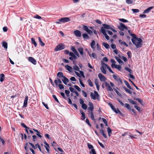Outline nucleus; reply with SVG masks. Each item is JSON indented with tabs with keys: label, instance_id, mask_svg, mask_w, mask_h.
I'll return each instance as SVG.
<instances>
[{
	"label": "nucleus",
	"instance_id": "nucleus-1",
	"mask_svg": "<svg viewBox=\"0 0 154 154\" xmlns=\"http://www.w3.org/2000/svg\"><path fill=\"white\" fill-rule=\"evenodd\" d=\"M143 41L140 38H137L135 35V46L137 48H141L142 45Z\"/></svg>",
	"mask_w": 154,
	"mask_h": 154
},
{
	"label": "nucleus",
	"instance_id": "nucleus-2",
	"mask_svg": "<svg viewBox=\"0 0 154 154\" xmlns=\"http://www.w3.org/2000/svg\"><path fill=\"white\" fill-rule=\"evenodd\" d=\"M90 96L91 99L95 100L97 99L99 100L100 99V97L99 94L96 91H94V93L91 92L90 94Z\"/></svg>",
	"mask_w": 154,
	"mask_h": 154
},
{
	"label": "nucleus",
	"instance_id": "nucleus-3",
	"mask_svg": "<svg viewBox=\"0 0 154 154\" xmlns=\"http://www.w3.org/2000/svg\"><path fill=\"white\" fill-rule=\"evenodd\" d=\"M65 46L62 43H60L58 44L56 47L55 48L54 50L55 51H57L62 50H63L65 48Z\"/></svg>",
	"mask_w": 154,
	"mask_h": 154
},
{
	"label": "nucleus",
	"instance_id": "nucleus-4",
	"mask_svg": "<svg viewBox=\"0 0 154 154\" xmlns=\"http://www.w3.org/2000/svg\"><path fill=\"white\" fill-rule=\"evenodd\" d=\"M83 29L87 32L90 35H91L93 34L92 31L94 32V31L96 30L94 29L92 30V31L89 29L88 27L87 26L85 25L83 26Z\"/></svg>",
	"mask_w": 154,
	"mask_h": 154
},
{
	"label": "nucleus",
	"instance_id": "nucleus-5",
	"mask_svg": "<svg viewBox=\"0 0 154 154\" xmlns=\"http://www.w3.org/2000/svg\"><path fill=\"white\" fill-rule=\"evenodd\" d=\"M112 76L115 80L117 82L119 85H120L122 84V80L118 75H113Z\"/></svg>",
	"mask_w": 154,
	"mask_h": 154
},
{
	"label": "nucleus",
	"instance_id": "nucleus-6",
	"mask_svg": "<svg viewBox=\"0 0 154 154\" xmlns=\"http://www.w3.org/2000/svg\"><path fill=\"white\" fill-rule=\"evenodd\" d=\"M98 77L100 81L102 82H104L107 80L106 78L101 73L98 74Z\"/></svg>",
	"mask_w": 154,
	"mask_h": 154
},
{
	"label": "nucleus",
	"instance_id": "nucleus-7",
	"mask_svg": "<svg viewBox=\"0 0 154 154\" xmlns=\"http://www.w3.org/2000/svg\"><path fill=\"white\" fill-rule=\"evenodd\" d=\"M70 20L69 17H64L62 18L59 20L60 22L62 23H64L66 22H68Z\"/></svg>",
	"mask_w": 154,
	"mask_h": 154
},
{
	"label": "nucleus",
	"instance_id": "nucleus-8",
	"mask_svg": "<svg viewBox=\"0 0 154 154\" xmlns=\"http://www.w3.org/2000/svg\"><path fill=\"white\" fill-rule=\"evenodd\" d=\"M100 31L105 35V37L106 39H109V36L107 35L106 32L104 29H103V27H101Z\"/></svg>",
	"mask_w": 154,
	"mask_h": 154
},
{
	"label": "nucleus",
	"instance_id": "nucleus-9",
	"mask_svg": "<svg viewBox=\"0 0 154 154\" xmlns=\"http://www.w3.org/2000/svg\"><path fill=\"white\" fill-rule=\"evenodd\" d=\"M118 27L120 30L122 31L124 30V29H128L127 27L125 26L124 24L122 23H119V26Z\"/></svg>",
	"mask_w": 154,
	"mask_h": 154
},
{
	"label": "nucleus",
	"instance_id": "nucleus-10",
	"mask_svg": "<svg viewBox=\"0 0 154 154\" xmlns=\"http://www.w3.org/2000/svg\"><path fill=\"white\" fill-rule=\"evenodd\" d=\"M109 105L111 107L112 109L116 113L118 114L120 112L119 110V109H116V108L114 107V106L111 103H109Z\"/></svg>",
	"mask_w": 154,
	"mask_h": 154
},
{
	"label": "nucleus",
	"instance_id": "nucleus-11",
	"mask_svg": "<svg viewBox=\"0 0 154 154\" xmlns=\"http://www.w3.org/2000/svg\"><path fill=\"white\" fill-rule=\"evenodd\" d=\"M105 85L106 87V89L109 91H113V89L111 88L107 82H105Z\"/></svg>",
	"mask_w": 154,
	"mask_h": 154
},
{
	"label": "nucleus",
	"instance_id": "nucleus-12",
	"mask_svg": "<svg viewBox=\"0 0 154 154\" xmlns=\"http://www.w3.org/2000/svg\"><path fill=\"white\" fill-rule=\"evenodd\" d=\"M74 33L75 35L78 37H81L82 34L81 32L78 30H75L74 31Z\"/></svg>",
	"mask_w": 154,
	"mask_h": 154
},
{
	"label": "nucleus",
	"instance_id": "nucleus-13",
	"mask_svg": "<svg viewBox=\"0 0 154 154\" xmlns=\"http://www.w3.org/2000/svg\"><path fill=\"white\" fill-rule=\"evenodd\" d=\"M28 60L31 62L34 65H35L36 63V60L32 57H29L28 58Z\"/></svg>",
	"mask_w": 154,
	"mask_h": 154
},
{
	"label": "nucleus",
	"instance_id": "nucleus-14",
	"mask_svg": "<svg viewBox=\"0 0 154 154\" xmlns=\"http://www.w3.org/2000/svg\"><path fill=\"white\" fill-rule=\"evenodd\" d=\"M137 103L136 102H135V109H136L140 113H141L143 111V109L138 106H137Z\"/></svg>",
	"mask_w": 154,
	"mask_h": 154
},
{
	"label": "nucleus",
	"instance_id": "nucleus-15",
	"mask_svg": "<svg viewBox=\"0 0 154 154\" xmlns=\"http://www.w3.org/2000/svg\"><path fill=\"white\" fill-rule=\"evenodd\" d=\"M128 32L129 34H130L133 37L131 39V41L133 44L135 45V34H132L131 31L129 30H128Z\"/></svg>",
	"mask_w": 154,
	"mask_h": 154
},
{
	"label": "nucleus",
	"instance_id": "nucleus-16",
	"mask_svg": "<svg viewBox=\"0 0 154 154\" xmlns=\"http://www.w3.org/2000/svg\"><path fill=\"white\" fill-rule=\"evenodd\" d=\"M125 106L130 111H132L134 113H135L134 110L133 109H131V106L128 103H125Z\"/></svg>",
	"mask_w": 154,
	"mask_h": 154
},
{
	"label": "nucleus",
	"instance_id": "nucleus-17",
	"mask_svg": "<svg viewBox=\"0 0 154 154\" xmlns=\"http://www.w3.org/2000/svg\"><path fill=\"white\" fill-rule=\"evenodd\" d=\"M153 8V6H151L146 9L143 12V14L148 13L150 10Z\"/></svg>",
	"mask_w": 154,
	"mask_h": 154
},
{
	"label": "nucleus",
	"instance_id": "nucleus-18",
	"mask_svg": "<svg viewBox=\"0 0 154 154\" xmlns=\"http://www.w3.org/2000/svg\"><path fill=\"white\" fill-rule=\"evenodd\" d=\"M28 100V97L27 96H26V97H25V98L24 103H23V107H26L27 106Z\"/></svg>",
	"mask_w": 154,
	"mask_h": 154
},
{
	"label": "nucleus",
	"instance_id": "nucleus-19",
	"mask_svg": "<svg viewBox=\"0 0 154 154\" xmlns=\"http://www.w3.org/2000/svg\"><path fill=\"white\" fill-rule=\"evenodd\" d=\"M89 107L88 108V109H90L91 112H93L94 109L93 104L89 102Z\"/></svg>",
	"mask_w": 154,
	"mask_h": 154
},
{
	"label": "nucleus",
	"instance_id": "nucleus-20",
	"mask_svg": "<svg viewBox=\"0 0 154 154\" xmlns=\"http://www.w3.org/2000/svg\"><path fill=\"white\" fill-rule=\"evenodd\" d=\"M66 69L70 72H72V67L67 65L65 66Z\"/></svg>",
	"mask_w": 154,
	"mask_h": 154
},
{
	"label": "nucleus",
	"instance_id": "nucleus-21",
	"mask_svg": "<svg viewBox=\"0 0 154 154\" xmlns=\"http://www.w3.org/2000/svg\"><path fill=\"white\" fill-rule=\"evenodd\" d=\"M63 79H62V80L63 83L66 85H67V83L69 82V79L65 76L63 77Z\"/></svg>",
	"mask_w": 154,
	"mask_h": 154
},
{
	"label": "nucleus",
	"instance_id": "nucleus-22",
	"mask_svg": "<svg viewBox=\"0 0 154 154\" xmlns=\"http://www.w3.org/2000/svg\"><path fill=\"white\" fill-rule=\"evenodd\" d=\"M135 100L138 101V102L142 105L144 106V103L143 101L139 98H135Z\"/></svg>",
	"mask_w": 154,
	"mask_h": 154
},
{
	"label": "nucleus",
	"instance_id": "nucleus-23",
	"mask_svg": "<svg viewBox=\"0 0 154 154\" xmlns=\"http://www.w3.org/2000/svg\"><path fill=\"white\" fill-rule=\"evenodd\" d=\"M82 36L83 38L85 39H88L90 38L89 36L87 33L83 34Z\"/></svg>",
	"mask_w": 154,
	"mask_h": 154
},
{
	"label": "nucleus",
	"instance_id": "nucleus-24",
	"mask_svg": "<svg viewBox=\"0 0 154 154\" xmlns=\"http://www.w3.org/2000/svg\"><path fill=\"white\" fill-rule=\"evenodd\" d=\"M95 42L94 40H92L91 43L90 44L91 46V48L93 49H94L95 48Z\"/></svg>",
	"mask_w": 154,
	"mask_h": 154
},
{
	"label": "nucleus",
	"instance_id": "nucleus-25",
	"mask_svg": "<svg viewBox=\"0 0 154 154\" xmlns=\"http://www.w3.org/2000/svg\"><path fill=\"white\" fill-rule=\"evenodd\" d=\"M2 46L5 49H7L8 48V43L5 42H3L2 43Z\"/></svg>",
	"mask_w": 154,
	"mask_h": 154
},
{
	"label": "nucleus",
	"instance_id": "nucleus-26",
	"mask_svg": "<svg viewBox=\"0 0 154 154\" xmlns=\"http://www.w3.org/2000/svg\"><path fill=\"white\" fill-rule=\"evenodd\" d=\"M103 29L105 28V29H111V27L110 26H109L108 25H107V24H103Z\"/></svg>",
	"mask_w": 154,
	"mask_h": 154
},
{
	"label": "nucleus",
	"instance_id": "nucleus-27",
	"mask_svg": "<svg viewBox=\"0 0 154 154\" xmlns=\"http://www.w3.org/2000/svg\"><path fill=\"white\" fill-rule=\"evenodd\" d=\"M119 42L121 45H123L126 47H128V45L124 42H122L121 40H119Z\"/></svg>",
	"mask_w": 154,
	"mask_h": 154
},
{
	"label": "nucleus",
	"instance_id": "nucleus-28",
	"mask_svg": "<svg viewBox=\"0 0 154 154\" xmlns=\"http://www.w3.org/2000/svg\"><path fill=\"white\" fill-rule=\"evenodd\" d=\"M69 55L71 56V57H72L74 58V60H76L77 58L75 54L73 52H70L69 53Z\"/></svg>",
	"mask_w": 154,
	"mask_h": 154
},
{
	"label": "nucleus",
	"instance_id": "nucleus-29",
	"mask_svg": "<svg viewBox=\"0 0 154 154\" xmlns=\"http://www.w3.org/2000/svg\"><path fill=\"white\" fill-rule=\"evenodd\" d=\"M80 112L82 114V119L83 120H84L85 118V113L82 110H80Z\"/></svg>",
	"mask_w": 154,
	"mask_h": 154
},
{
	"label": "nucleus",
	"instance_id": "nucleus-30",
	"mask_svg": "<svg viewBox=\"0 0 154 154\" xmlns=\"http://www.w3.org/2000/svg\"><path fill=\"white\" fill-rule=\"evenodd\" d=\"M57 76L58 77H59L60 78L61 77L63 78L64 77H63L65 76H63V72H58L57 74Z\"/></svg>",
	"mask_w": 154,
	"mask_h": 154
},
{
	"label": "nucleus",
	"instance_id": "nucleus-31",
	"mask_svg": "<svg viewBox=\"0 0 154 154\" xmlns=\"http://www.w3.org/2000/svg\"><path fill=\"white\" fill-rule=\"evenodd\" d=\"M39 42L40 45L42 46H44L45 45V44L42 41L41 38L40 37L38 38Z\"/></svg>",
	"mask_w": 154,
	"mask_h": 154
},
{
	"label": "nucleus",
	"instance_id": "nucleus-32",
	"mask_svg": "<svg viewBox=\"0 0 154 154\" xmlns=\"http://www.w3.org/2000/svg\"><path fill=\"white\" fill-rule=\"evenodd\" d=\"M5 75L3 74H1L0 75V81L1 82H2L4 80Z\"/></svg>",
	"mask_w": 154,
	"mask_h": 154
},
{
	"label": "nucleus",
	"instance_id": "nucleus-33",
	"mask_svg": "<svg viewBox=\"0 0 154 154\" xmlns=\"http://www.w3.org/2000/svg\"><path fill=\"white\" fill-rule=\"evenodd\" d=\"M102 44L103 45L106 49H108L109 47V45L105 42H103Z\"/></svg>",
	"mask_w": 154,
	"mask_h": 154
},
{
	"label": "nucleus",
	"instance_id": "nucleus-34",
	"mask_svg": "<svg viewBox=\"0 0 154 154\" xmlns=\"http://www.w3.org/2000/svg\"><path fill=\"white\" fill-rule=\"evenodd\" d=\"M115 58L119 63H123V62L119 57H115Z\"/></svg>",
	"mask_w": 154,
	"mask_h": 154
},
{
	"label": "nucleus",
	"instance_id": "nucleus-35",
	"mask_svg": "<svg viewBox=\"0 0 154 154\" xmlns=\"http://www.w3.org/2000/svg\"><path fill=\"white\" fill-rule=\"evenodd\" d=\"M31 40L32 44H33L34 45L35 47H36L37 44L35 41V39L33 38H32Z\"/></svg>",
	"mask_w": 154,
	"mask_h": 154
},
{
	"label": "nucleus",
	"instance_id": "nucleus-36",
	"mask_svg": "<svg viewBox=\"0 0 154 154\" xmlns=\"http://www.w3.org/2000/svg\"><path fill=\"white\" fill-rule=\"evenodd\" d=\"M107 131L109 136H110L112 134V130L109 127L107 128Z\"/></svg>",
	"mask_w": 154,
	"mask_h": 154
},
{
	"label": "nucleus",
	"instance_id": "nucleus-37",
	"mask_svg": "<svg viewBox=\"0 0 154 154\" xmlns=\"http://www.w3.org/2000/svg\"><path fill=\"white\" fill-rule=\"evenodd\" d=\"M78 51L80 53V54L82 55L83 54V50L82 48H79L78 49Z\"/></svg>",
	"mask_w": 154,
	"mask_h": 154
},
{
	"label": "nucleus",
	"instance_id": "nucleus-38",
	"mask_svg": "<svg viewBox=\"0 0 154 154\" xmlns=\"http://www.w3.org/2000/svg\"><path fill=\"white\" fill-rule=\"evenodd\" d=\"M124 82L126 85V86L130 89H131V86L128 83V82L126 80H125L124 81Z\"/></svg>",
	"mask_w": 154,
	"mask_h": 154
},
{
	"label": "nucleus",
	"instance_id": "nucleus-39",
	"mask_svg": "<svg viewBox=\"0 0 154 154\" xmlns=\"http://www.w3.org/2000/svg\"><path fill=\"white\" fill-rule=\"evenodd\" d=\"M73 69L75 70L79 71L80 69L79 67L77 65H75L73 66Z\"/></svg>",
	"mask_w": 154,
	"mask_h": 154
},
{
	"label": "nucleus",
	"instance_id": "nucleus-40",
	"mask_svg": "<svg viewBox=\"0 0 154 154\" xmlns=\"http://www.w3.org/2000/svg\"><path fill=\"white\" fill-rule=\"evenodd\" d=\"M106 68H103L102 67H100V69L101 72L104 74H106V71L105 69Z\"/></svg>",
	"mask_w": 154,
	"mask_h": 154
},
{
	"label": "nucleus",
	"instance_id": "nucleus-41",
	"mask_svg": "<svg viewBox=\"0 0 154 154\" xmlns=\"http://www.w3.org/2000/svg\"><path fill=\"white\" fill-rule=\"evenodd\" d=\"M134 2V0H126V2L128 4H131Z\"/></svg>",
	"mask_w": 154,
	"mask_h": 154
},
{
	"label": "nucleus",
	"instance_id": "nucleus-42",
	"mask_svg": "<svg viewBox=\"0 0 154 154\" xmlns=\"http://www.w3.org/2000/svg\"><path fill=\"white\" fill-rule=\"evenodd\" d=\"M82 107L83 109L86 110L87 108V106L85 104H83L82 105Z\"/></svg>",
	"mask_w": 154,
	"mask_h": 154
},
{
	"label": "nucleus",
	"instance_id": "nucleus-43",
	"mask_svg": "<svg viewBox=\"0 0 154 154\" xmlns=\"http://www.w3.org/2000/svg\"><path fill=\"white\" fill-rule=\"evenodd\" d=\"M87 145L88 148L89 149H94L93 146L91 144L88 143H87Z\"/></svg>",
	"mask_w": 154,
	"mask_h": 154
},
{
	"label": "nucleus",
	"instance_id": "nucleus-44",
	"mask_svg": "<svg viewBox=\"0 0 154 154\" xmlns=\"http://www.w3.org/2000/svg\"><path fill=\"white\" fill-rule=\"evenodd\" d=\"M88 82L90 86L91 87H93V83L90 79H89L88 80Z\"/></svg>",
	"mask_w": 154,
	"mask_h": 154
},
{
	"label": "nucleus",
	"instance_id": "nucleus-45",
	"mask_svg": "<svg viewBox=\"0 0 154 154\" xmlns=\"http://www.w3.org/2000/svg\"><path fill=\"white\" fill-rule=\"evenodd\" d=\"M107 66H108V65L104 63H102L101 64V67H103V68H106L107 67Z\"/></svg>",
	"mask_w": 154,
	"mask_h": 154
},
{
	"label": "nucleus",
	"instance_id": "nucleus-46",
	"mask_svg": "<svg viewBox=\"0 0 154 154\" xmlns=\"http://www.w3.org/2000/svg\"><path fill=\"white\" fill-rule=\"evenodd\" d=\"M90 117L92 120H94V116L93 112H91L90 113Z\"/></svg>",
	"mask_w": 154,
	"mask_h": 154
},
{
	"label": "nucleus",
	"instance_id": "nucleus-47",
	"mask_svg": "<svg viewBox=\"0 0 154 154\" xmlns=\"http://www.w3.org/2000/svg\"><path fill=\"white\" fill-rule=\"evenodd\" d=\"M90 154L92 153V154H96V153L94 149H92L91 151L90 152Z\"/></svg>",
	"mask_w": 154,
	"mask_h": 154
},
{
	"label": "nucleus",
	"instance_id": "nucleus-48",
	"mask_svg": "<svg viewBox=\"0 0 154 154\" xmlns=\"http://www.w3.org/2000/svg\"><path fill=\"white\" fill-rule=\"evenodd\" d=\"M74 87L75 88H76L79 91H81V89L78 86L76 85H75L74 86Z\"/></svg>",
	"mask_w": 154,
	"mask_h": 154
},
{
	"label": "nucleus",
	"instance_id": "nucleus-49",
	"mask_svg": "<svg viewBox=\"0 0 154 154\" xmlns=\"http://www.w3.org/2000/svg\"><path fill=\"white\" fill-rule=\"evenodd\" d=\"M34 18L39 19H41L42 18L41 16H39L38 14H36L35 16H34Z\"/></svg>",
	"mask_w": 154,
	"mask_h": 154
},
{
	"label": "nucleus",
	"instance_id": "nucleus-50",
	"mask_svg": "<svg viewBox=\"0 0 154 154\" xmlns=\"http://www.w3.org/2000/svg\"><path fill=\"white\" fill-rule=\"evenodd\" d=\"M128 100L129 102L131 104H135V101H134V100H132L131 99H128Z\"/></svg>",
	"mask_w": 154,
	"mask_h": 154
},
{
	"label": "nucleus",
	"instance_id": "nucleus-51",
	"mask_svg": "<svg viewBox=\"0 0 154 154\" xmlns=\"http://www.w3.org/2000/svg\"><path fill=\"white\" fill-rule=\"evenodd\" d=\"M119 20L121 21H122L123 22H124V23H126L128 21V20H125V19H123V18L119 19Z\"/></svg>",
	"mask_w": 154,
	"mask_h": 154
},
{
	"label": "nucleus",
	"instance_id": "nucleus-52",
	"mask_svg": "<svg viewBox=\"0 0 154 154\" xmlns=\"http://www.w3.org/2000/svg\"><path fill=\"white\" fill-rule=\"evenodd\" d=\"M79 81L81 85L83 87H85V85L83 83L82 80H81V79H79Z\"/></svg>",
	"mask_w": 154,
	"mask_h": 154
},
{
	"label": "nucleus",
	"instance_id": "nucleus-53",
	"mask_svg": "<svg viewBox=\"0 0 154 154\" xmlns=\"http://www.w3.org/2000/svg\"><path fill=\"white\" fill-rule=\"evenodd\" d=\"M125 69L126 71H128L130 73H131L132 70L130 69L128 67H126L125 68Z\"/></svg>",
	"mask_w": 154,
	"mask_h": 154
},
{
	"label": "nucleus",
	"instance_id": "nucleus-54",
	"mask_svg": "<svg viewBox=\"0 0 154 154\" xmlns=\"http://www.w3.org/2000/svg\"><path fill=\"white\" fill-rule=\"evenodd\" d=\"M21 125H22V126L25 128L26 129H29V128L26 126L23 123H22L21 124Z\"/></svg>",
	"mask_w": 154,
	"mask_h": 154
},
{
	"label": "nucleus",
	"instance_id": "nucleus-55",
	"mask_svg": "<svg viewBox=\"0 0 154 154\" xmlns=\"http://www.w3.org/2000/svg\"><path fill=\"white\" fill-rule=\"evenodd\" d=\"M115 68L119 70H120L121 68V66L119 65H116Z\"/></svg>",
	"mask_w": 154,
	"mask_h": 154
},
{
	"label": "nucleus",
	"instance_id": "nucleus-56",
	"mask_svg": "<svg viewBox=\"0 0 154 154\" xmlns=\"http://www.w3.org/2000/svg\"><path fill=\"white\" fill-rule=\"evenodd\" d=\"M53 98H54V99L55 100V101H57V102L58 103H59V101L58 99H57L56 96L55 95H53Z\"/></svg>",
	"mask_w": 154,
	"mask_h": 154
},
{
	"label": "nucleus",
	"instance_id": "nucleus-57",
	"mask_svg": "<svg viewBox=\"0 0 154 154\" xmlns=\"http://www.w3.org/2000/svg\"><path fill=\"white\" fill-rule=\"evenodd\" d=\"M69 89L71 92L73 93H74V92L75 91V89L73 88L72 87L69 88Z\"/></svg>",
	"mask_w": 154,
	"mask_h": 154
},
{
	"label": "nucleus",
	"instance_id": "nucleus-58",
	"mask_svg": "<svg viewBox=\"0 0 154 154\" xmlns=\"http://www.w3.org/2000/svg\"><path fill=\"white\" fill-rule=\"evenodd\" d=\"M82 94L83 96L85 97H87V94L86 92H85L84 91H82Z\"/></svg>",
	"mask_w": 154,
	"mask_h": 154
},
{
	"label": "nucleus",
	"instance_id": "nucleus-59",
	"mask_svg": "<svg viewBox=\"0 0 154 154\" xmlns=\"http://www.w3.org/2000/svg\"><path fill=\"white\" fill-rule=\"evenodd\" d=\"M114 90L118 95L119 96L121 95V94L116 89H114Z\"/></svg>",
	"mask_w": 154,
	"mask_h": 154
},
{
	"label": "nucleus",
	"instance_id": "nucleus-60",
	"mask_svg": "<svg viewBox=\"0 0 154 154\" xmlns=\"http://www.w3.org/2000/svg\"><path fill=\"white\" fill-rule=\"evenodd\" d=\"M71 49L74 53L76 51V50L75 49V48L73 46H72L71 47Z\"/></svg>",
	"mask_w": 154,
	"mask_h": 154
},
{
	"label": "nucleus",
	"instance_id": "nucleus-61",
	"mask_svg": "<svg viewBox=\"0 0 154 154\" xmlns=\"http://www.w3.org/2000/svg\"><path fill=\"white\" fill-rule=\"evenodd\" d=\"M80 74H81V75L83 77V78H85V75H84V72H83L82 71H79Z\"/></svg>",
	"mask_w": 154,
	"mask_h": 154
},
{
	"label": "nucleus",
	"instance_id": "nucleus-62",
	"mask_svg": "<svg viewBox=\"0 0 154 154\" xmlns=\"http://www.w3.org/2000/svg\"><path fill=\"white\" fill-rule=\"evenodd\" d=\"M58 87L60 89H63L64 88V86L63 85L60 84L58 85Z\"/></svg>",
	"mask_w": 154,
	"mask_h": 154
},
{
	"label": "nucleus",
	"instance_id": "nucleus-63",
	"mask_svg": "<svg viewBox=\"0 0 154 154\" xmlns=\"http://www.w3.org/2000/svg\"><path fill=\"white\" fill-rule=\"evenodd\" d=\"M91 55L94 59H96L97 58V56L95 53H92Z\"/></svg>",
	"mask_w": 154,
	"mask_h": 154
},
{
	"label": "nucleus",
	"instance_id": "nucleus-64",
	"mask_svg": "<svg viewBox=\"0 0 154 154\" xmlns=\"http://www.w3.org/2000/svg\"><path fill=\"white\" fill-rule=\"evenodd\" d=\"M111 46L112 49H115L116 48V46L115 45L112 44L111 45Z\"/></svg>",
	"mask_w": 154,
	"mask_h": 154
}]
</instances>
